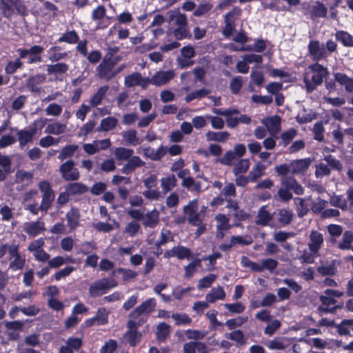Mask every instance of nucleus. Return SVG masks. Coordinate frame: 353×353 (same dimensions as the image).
Here are the masks:
<instances>
[{"label": "nucleus", "mask_w": 353, "mask_h": 353, "mask_svg": "<svg viewBox=\"0 0 353 353\" xmlns=\"http://www.w3.org/2000/svg\"><path fill=\"white\" fill-rule=\"evenodd\" d=\"M0 263L2 265L9 263V268L12 271L23 270L26 259L19 252V245L14 243H3L0 240Z\"/></svg>", "instance_id": "1"}, {"label": "nucleus", "mask_w": 353, "mask_h": 353, "mask_svg": "<svg viewBox=\"0 0 353 353\" xmlns=\"http://www.w3.org/2000/svg\"><path fill=\"white\" fill-rule=\"evenodd\" d=\"M308 70L312 73L310 77L307 72L303 77V83L307 93H312L316 88L321 85L323 79L329 74V71L326 67L315 63L308 66Z\"/></svg>", "instance_id": "2"}, {"label": "nucleus", "mask_w": 353, "mask_h": 353, "mask_svg": "<svg viewBox=\"0 0 353 353\" xmlns=\"http://www.w3.org/2000/svg\"><path fill=\"white\" fill-rule=\"evenodd\" d=\"M1 14L7 19L15 13L22 16L28 14V9L21 0H0Z\"/></svg>", "instance_id": "3"}, {"label": "nucleus", "mask_w": 353, "mask_h": 353, "mask_svg": "<svg viewBox=\"0 0 353 353\" xmlns=\"http://www.w3.org/2000/svg\"><path fill=\"white\" fill-rule=\"evenodd\" d=\"M157 302L155 299H148L130 312L129 314L130 320L137 321H143L144 324L147 321L150 314L154 311Z\"/></svg>", "instance_id": "4"}, {"label": "nucleus", "mask_w": 353, "mask_h": 353, "mask_svg": "<svg viewBox=\"0 0 353 353\" xmlns=\"http://www.w3.org/2000/svg\"><path fill=\"white\" fill-rule=\"evenodd\" d=\"M117 282L112 278H103L90 284L89 294L92 297L100 296L115 288Z\"/></svg>", "instance_id": "5"}, {"label": "nucleus", "mask_w": 353, "mask_h": 353, "mask_svg": "<svg viewBox=\"0 0 353 353\" xmlns=\"http://www.w3.org/2000/svg\"><path fill=\"white\" fill-rule=\"evenodd\" d=\"M43 50L42 46L34 45L30 48H18L16 51L21 59H26V63L35 64L42 61Z\"/></svg>", "instance_id": "6"}, {"label": "nucleus", "mask_w": 353, "mask_h": 353, "mask_svg": "<svg viewBox=\"0 0 353 353\" xmlns=\"http://www.w3.org/2000/svg\"><path fill=\"white\" fill-rule=\"evenodd\" d=\"M38 187L42 193V200L40 204L41 211L46 213L52 205L55 194L50 183L46 181L39 182Z\"/></svg>", "instance_id": "7"}, {"label": "nucleus", "mask_w": 353, "mask_h": 353, "mask_svg": "<svg viewBox=\"0 0 353 353\" xmlns=\"http://www.w3.org/2000/svg\"><path fill=\"white\" fill-rule=\"evenodd\" d=\"M205 208H203V212ZM183 212L188 216V222L192 225H199L203 223L202 212H198V203L196 200L190 201L183 208Z\"/></svg>", "instance_id": "8"}, {"label": "nucleus", "mask_w": 353, "mask_h": 353, "mask_svg": "<svg viewBox=\"0 0 353 353\" xmlns=\"http://www.w3.org/2000/svg\"><path fill=\"white\" fill-rule=\"evenodd\" d=\"M142 325H143V321H128L127 324L128 330L125 334V338L130 346L134 347L140 341L141 334L138 332V328Z\"/></svg>", "instance_id": "9"}, {"label": "nucleus", "mask_w": 353, "mask_h": 353, "mask_svg": "<svg viewBox=\"0 0 353 353\" xmlns=\"http://www.w3.org/2000/svg\"><path fill=\"white\" fill-rule=\"evenodd\" d=\"M114 65L111 59H104L96 68L98 77L106 81H110L115 77Z\"/></svg>", "instance_id": "10"}, {"label": "nucleus", "mask_w": 353, "mask_h": 353, "mask_svg": "<svg viewBox=\"0 0 353 353\" xmlns=\"http://www.w3.org/2000/svg\"><path fill=\"white\" fill-rule=\"evenodd\" d=\"M74 165L75 163L73 160H68L60 165L59 172L65 181H76L79 179V172Z\"/></svg>", "instance_id": "11"}, {"label": "nucleus", "mask_w": 353, "mask_h": 353, "mask_svg": "<svg viewBox=\"0 0 353 353\" xmlns=\"http://www.w3.org/2000/svg\"><path fill=\"white\" fill-rule=\"evenodd\" d=\"M307 49L312 59L316 61L325 59L328 55L324 44L316 40H311L308 43Z\"/></svg>", "instance_id": "12"}, {"label": "nucleus", "mask_w": 353, "mask_h": 353, "mask_svg": "<svg viewBox=\"0 0 353 353\" xmlns=\"http://www.w3.org/2000/svg\"><path fill=\"white\" fill-rule=\"evenodd\" d=\"M175 76L174 70H159L150 78V84L155 86H161L167 84Z\"/></svg>", "instance_id": "13"}, {"label": "nucleus", "mask_w": 353, "mask_h": 353, "mask_svg": "<svg viewBox=\"0 0 353 353\" xmlns=\"http://www.w3.org/2000/svg\"><path fill=\"white\" fill-rule=\"evenodd\" d=\"M192 255V251L190 248L183 245H177L173 247L170 250H168L164 252L163 256L165 259L176 257L179 260L189 259Z\"/></svg>", "instance_id": "14"}, {"label": "nucleus", "mask_w": 353, "mask_h": 353, "mask_svg": "<svg viewBox=\"0 0 353 353\" xmlns=\"http://www.w3.org/2000/svg\"><path fill=\"white\" fill-rule=\"evenodd\" d=\"M168 21L174 26H188V21L185 14L181 13L178 9L171 10L167 12Z\"/></svg>", "instance_id": "15"}, {"label": "nucleus", "mask_w": 353, "mask_h": 353, "mask_svg": "<svg viewBox=\"0 0 353 353\" xmlns=\"http://www.w3.org/2000/svg\"><path fill=\"white\" fill-rule=\"evenodd\" d=\"M281 117L278 115L267 117L262 120V123L272 136H275L281 131Z\"/></svg>", "instance_id": "16"}, {"label": "nucleus", "mask_w": 353, "mask_h": 353, "mask_svg": "<svg viewBox=\"0 0 353 353\" xmlns=\"http://www.w3.org/2000/svg\"><path fill=\"white\" fill-rule=\"evenodd\" d=\"M312 162L311 158L293 160L290 162L291 173L293 174H304Z\"/></svg>", "instance_id": "17"}, {"label": "nucleus", "mask_w": 353, "mask_h": 353, "mask_svg": "<svg viewBox=\"0 0 353 353\" xmlns=\"http://www.w3.org/2000/svg\"><path fill=\"white\" fill-rule=\"evenodd\" d=\"M239 9H234L233 10L228 12L224 16L225 26L223 29V34L225 37H230L235 30L234 21L233 17L239 15L240 13Z\"/></svg>", "instance_id": "18"}, {"label": "nucleus", "mask_w": 353, "mask_h": 353, "mask_svg": "<svg viewBox=\"0 0 353 353\" xmlns=\"http://www.w3.org/2000/svg\"><path fill=\"white\" fill-rule=\"evenodd\" d=\"M281 183L282 186L292 190L297 195H301L304 193L303 188L293 176H284L281 177Z\"/></svg>", "instance_id": "19"}, {"label": "nucleus", "mask_w": 353, "mask_h": 353, "mask_svg": "<svg viewBox=\"0 0 353 353\" xmlns=\"http://www.w3.org/2000/svg\"><path fill=\"white\" fill-rule=\"evenodd\" d=\"M160 213L157 209H153L143 214L142 224L145 228L153 229L159 223Z\"/></svg>", "instance_id": "20"}, {"label": "nucleus", "mask_w": 353, "mask_h": 353, "mask_svg": "<svg viewBox=\"0 0 353 353\" xmlns=\"http://www.w3.org/2000/svg\"><path fill=\"white\" fill-rule=\"evenodd\" d=\"M46 80V76L43 74H37L35 75L30 77L26 81V85L28 89L34 93H39L41 89L39 87V85L42 84Z\"/></svg>", "instance_id": "21"}, {"label": "nucleus", "mask_w": 353, "mask_h": 353, "mask_svg": "<svg viewBox=\"0 0 353 353\" xmlns=\"http://www.w3.org/2000/svg\"><path fill=\"white\" fill-rule=\"evenodd\" d=\"M45 230V223L41 221L28 222L24 224L23 231L30 236H35Z\"/></svg>", "instance_id": "22"}, {"label": "nucleus", "mask_w": 353, "mask_h": 353, "mask_svg": "<svg viewBox=\"0 0 353 353\" xmlns=\"http://www.w3.org/2000/svg\"><path fill=\"white\" fill-rule=\"evenodd\" d=\"M309 239V249L314 252L319 253L323 243V234L318 231L312 230L310 234Z\"/></svg>", "instance_id": "23"}, {"label": "nucleus", "mask_w": 353, "mask_h": 353, "mask_svg": "<svg viewBox=\"0 0 353 353\" xmlns=\"http://www.w3.org/2000/svg\"><path fill=\"white\" fill-rule=\"evenodd\" d=\"M37 129L36 126L30 127L29 130H20L17 131V137L21 147L25 146L28 143L32 142L34 136L36 134Z\"/></svg>", "instance_id": "24"}, {"label": "nucleus", "mask_w": 353, "mask_h": 353, "mask_svg": "<svg viewBox=\"0 0 353 353\" xmlns=\"http://www.w3.org/2000/svg\"><path fill=\"white\" fill-rule=\"evenodd\" d=\"M106 14V10L104 6H99L92 12L91 17L94 21H98L97 25V29H105L108 27V23H105L102 21Z\"/></svg>", "instance_id": "25"}, {"label": "nucleus", "mask_w": 353, "mask_h": 353, "mask_svg": "<svg viewBox=\"0 0 353 353\" xmlns=\"http://www.w3.org/2000/svg\"><path fill=\"white\" fill-rule=\"evenodd\" d=\"M171 327L168 324L161 322L157 325L155 330L156 339L159 343H164L170 336Z\"/></svg>", "instance_id": "26"}, {"label": "nucleus", "mask_w": 353, "mask_h": 353, "mask_svg": "<svg viewBox=\"0 0 353 353\" xmlns=\"http://www.w3.org/2000/svg\"><path fill=\"white\" fill-rule=\"evenodd\" d=\"M168 34L176 40H183L185 39H190L192 37L190 28L188 26H174L168 30Z\"/></svg>", "instance_id": "27"}, {"label": "nucleus", "mask_w": 353, "mask_h": 353, "mask_svg": "<svg viewBox=\"0 0 353 353\" xmlns=\"http://www.w3.org/2000/svg\"><path fill=\"white\" fill-rule=\"evenodd\" d=\"M273 214L267 210L266 205L259 208L255 223L258 225L265 226L272 221Z\"/></svg>", "instance_id": "28"}, {"label": "nucleus", "mask_w": 353, "mask_h": 353, "mask_svg": "<svg viewBox=\"0 0 353 353\" xmlns=\"http://www.w3.org/2000/svg\"><path fill=\"white\" fill-rule=\"evenodd\" d=\"M67 225L70 230H74L79 225L80 212L77 208H72L65 214Z\"/></svg>", "instance_id": "29"}, {"label": "nucleus", "mask_w": 353, "mask_h": 353, "mask_svg": "<svg viewBox=\"0 0 353 353\" xmlns=\"http://www.w3.org/2000/svg\"><path fill=\"white\" fill-rule=\"evenodd\" d=\"M226 208L230 209L232 215L237 221H244L248 217V214L243 210L239 208L238 203L234 201H230Z\"/></svg>", "instance_id": "30"}, {"label": "nucleus", "mask_w": 353, "mask_h": 353, "mask_svg": "<svg viewBox=\"0 0 353 353\" xmlns=\"http://www.w3.org/2000/svg\"><path fill=\"white\" fill-rule=\"evenodd\" d=\"M33 173L25 170H18L15 173L14 181L16 183H21L28 185L32 183Z\"/></svg>", "instance_id": "31"}, {"label": "nucleus", "mask_w": 353, "mask_h": 353, "mask_svg": "<svg viewBox=\"0 0 353 353\" xmlns=\"http://www.w3.org/2000/svg\"><path fill=\"white\" fill-rule=\"evenodd\" d=\"M335 81L345 87L346 92L353 93V79L346 74L337 72L334 74Z\"/></svg>", "instance_id": "32"}, {"label": "nucleus", "mask_w": 353, "mask_h": 353, "mask_svg": "<svg viewBox=\"0 0 353 353\" xmlns=\"http://www.w3.org/2000/svg\"><path fill=\"white\" fill-rule=\"evenodd\" d=\"M48 59L51 62H58L65 59L68 54L66 52H61L60 46H52L48 50Z\"/></svg>", "instance_id": "33"}, {"label": "nucleus", "mask_w": 353, "mask_h": 353, "mask_svg": "<svg viewBox=\"0 0 353 353\" xmlns=\"http://www.w3.org/2000/svg\"><path fill=\"white\" fill-rule=\"evenodd\" d=\"M66 123L54 121L46 126L45 132L49 134L59 135L64 134L66 132Z\"/></svg>", "instance_id": "34"}, {"label": "nucleus", "mask_w": 353, "mask_h": 353, "mask_svg": "<svg viewBox=\"0 0 353 353\" xmlns=\"http://www.w3.org/2000/svg\"><path fill=\"white\" fill-rule=\"evenodd\" d=\"M230 134L228 132H214L208 131L205 134V137L208 141H216L224 143L227 141Z\"/></svg>", "instance_id": "35"}, {"label": "nucleus", "mask_w": 353, "mask_h": 353, "mask_svg": "<svg viewBox=\"0 0 353 353\" xmlns=\"http://www.w3.org/2000/svg\"><path fill=\"white\" fill-rule=\"evenodd\" d=\"M65 189L70 195L82 194L88 191V188L82 183H68Z\"/></svg>", "instance_id": "36"}, {"label": "nucleus", "mask_w": 353, "mask_h": 353, "mask_svg": "<svg viewBox=\"0 0 353 353\" xmlns=\"http://www.w3.org/2000/svg\"><path fill=\"white\" fill-rule=\"evenodd\" d=\"M108 90V85L100 87L97 92L91 97L90 100V106L96 107L101 104Z\"/></svg>", "instance_id": "37"}, {"label": "nucleus", "mask_w": 353, "mask_h": 353, "mask_svg": "<svg viewBox=\"0 0 353 353\" xmlns=\"http://www.w3.org/2000/svg\"><path fill=\"white\" fill-rule=\"evenodd\" d=\"M69 70V65L65 63H57L48 65L46 71L49 74H63Z\"/></svg>", "instance_id": "38"}, {"label": "nucleus", "mask_w": 353, "mask_h": 353, "mask_svg": "<svg viewBox=\"0 0 353 353\" xmlns=\"http://www.w3.org/2000/svg\"><path fill=\"white\" fill-rule=\"evenodd\" d=\"M336 39L345 47H353V36L344 30H339L335 33Z\"/></svg>", "instance_id": "39"}, {"label": "nucleus", "mask_w": 353, "mask_h": 353, "mask_svg": "<svg viewBox=\"0 0 353 353\" xmlns=\"http://www.w3.org/2000/svg\"><path fill=\"white\" fill-rule=\"evenodd\" d=\"M133 154L132 149L123 147L116 148L114 151V154L119 161H128L133 156Z\"/></svg>", "instance_id": "40"}, {"label": "nucleus", "mask_w": 353, "mask_h": 353, "mask_svg": "<svg viewBox=\"0 0 353 353\" xmlns=\"http://www.w3.org/2000/svg\"><path fill=\"white\" fill-rule=\"evenodd\" d=\"M79 40V35L75 30L68 31L63 33L57 40L59 43H67L69 44L77 43Z\"/></svg>", "instance_id": "41"}, {"label": "nucleus", "mask_w": 353, "mask_h": 353, "mask_svg": "<svg viewBox=\"0 0 353 353\" xmlns=\"http://www.w3.org/2000/svg\"><path fill=\"white\" fill-rule=\"evenodd\" d=\"M176 185V179L174 175L171 174L161 179V186L163 193L172 190Z\"/></svg>", "instance_id": "42"}, {"label": "nucleus", "mask_w": 353, "mask_h": 353, "mask_svg": "<svg viewBox=\"0 0 353 353\" xmlns=\"http://www.w3.org/2000/svg\"><path fill=\"white\" fill-rule=\"evenodd\" d=\"M117 121V119L113 117L103 119L101 121L100 127L97 128V131H110L116 127Z\"/></svg>", "instance_id": "43"}, {"label": "nucleus", "mask_w": 353, "mask_h": 353, "mask_svg": "<svg viewBox=\"0 0 353 353\" xmlns=\"http://www.w3.org/2000/svg\"><path fill=\"white\" fill-rule=\"evenodd\" d=\"M202 260L200 259H195L184 268L185 278L192 277L196 272L197 269L201 266Z\"/></svg>", "instance_id": "44"}, {"label": "nucleus", "mask_w": 353, "mask_h": 353, "mask_svg": "<svg viewBox=\"0 0 353 353\" xmlns=\"http://www.w3.org/2000/svg\"><path fill=\"white\" fill-rule=\"evenodd\" d=\"M215 221H216V230H228L231 228L230 219L225 214H218L215 216Z\"/></svg>", "instance_id": "45"}, {"label": "nucleus", "mask_w": 353, "mask_h": 353, "mask_svg": "<svg viewBox=\"0 0 353 353\" xmlns=\"http://www.w3.org/2000/svg\"><path fill=\"white\" fill-rule=\"evenodd\" d=\"M298 131L294 128H290L281 134V144L283 146L289 145L292 141L297 136Z\"/></svg>", "instance_id": "46"}, {"label": "nucleus", "mask_w": 353, "mask_h": 353, "mask_svg": "<svg viewBox=\"0 0 353 353\" xmlns=\"http://www.w3.org/2000/svg\"><path fill=\"white\" fill-rule=\"evenodd\" d=\"M78 148L79 146L75 144L65 145L60 152L58 159L62 161L67 158L72 157Z\"/></svg>", "instance_id": "47"}, {"label": "nucleus", "mask_w": 353, "mask_h": 353, "mask_svg": "<svg viewBox=\"0 0 353 353\" xmlns=\"http://www.w3.org/2000/svg\"><path fill=\"white\" fill-rule=\"evenodd\" d=\"M293 218V213L291 210L283 208L279 210L278 212V221L283 225L289 224Z\"/></svg>", "instance_id": "48"}, {"label": "nucleus", "mask_w": 353, "mask_h": 353, "mask_svg": "<svg viewBox=\"0 0 353 353\" xmlns=\"http://www.w3.org/2000/svg\"><path fill=\"white\" fill-rule=\"evenodd\" d=\"M122 136L129 145H136L141 143V141L137 137V132L135 130L123 132Z\"/></svg>", "instance_id": "49"}, {"label": "nucleus", "mask_w": 353, "mask_h": 353, "mask_svg": "<svg viewBox=\"0 0 353 353\" xmlns=\"http://www.w3.org/2000/svg\"><path fill=\"white\" fill-rule=\"evenodd\" d=\"M353 242V233L351 231H345L343 234L342 241L339 243L338 247L343 250H350Z\"/></svg>", "instance_id": "50"}, {"label": "nucleus", "mask_w": 353, "mask_h": 353, "mask_svg": "<svg viewBox=\"0 0 353 353\" xmlns=\"http://www.w3.org/2000/svg\"><path fill=\"white\" fill-rule=\"evenodd\" d=\"M250 161L248 159H241L237 163L234 165L233 168V173L235 176L245 173L248 171L250 167Z\"/></svg>", "instance_id": "51"}, {"label": "nucleus", "mask_w": 353, "mask_h": 353, "mask_svg": "<svg viewBox=\"0 0 353 353\" xmlns=\"http://www.w3.org/2000/svg\"><path fill=\"white\" fill-rule=\"evenodd\" d=\"M319 256L318 252H314L313 251L307 250H304L301 256L299 257V259L301 261V263H313L315 259Z\"/></svg>", "instance_id": "52"}, {"label": "nucleus", "mask_w": 353, "mask_h": 353, "mask_svg": "<svg viewBox=\"0 0 353 353\" xmlns=\"http://www.w3.org/2000/svg\"><path fill=\"white\" fill-rule=\"evenodd\" d=\"M221 195L224 196L228 204L229 201H232V198L236 196V188L234 185L232 183L226 184L222 189Z\"/></svg>", "instance_id": "53"}, {"label": "nucleus", "mask_w": 353, "mask_h": 353, "mask_svg": "<svg viewBox=\"0 0 353 353\" xmlns=\"http://www.w3.org/2000/svg\"><path fill=\"white\" fill-rule=\"evenodd\" d=\"M21 58L19 56V58L14 61H9L5 67V72L8 74H14L18 69L23 67V62L21 61Z\"/></svg>", "instance_id": "54"}, {"label": "nucleus", "mask_w": 353, "mask_h": 353, "mask_svg": "<svg viewBox=\"0 0 353 353\" xmlns=\"http://www.w3.org/2000/svg\"><path fill=\"white\" fill-rule=\"evenodd\" d=\"M327 9L321 2L317 1L312 8V16L313 17H325Z\"/></svg>", "instance_id": "55"}, {"label": "nucleus", "mask_w": 353, "mask_h": 353, "mask_svg": "<svg viewBox=\"0 0 353 353\" xmlns=\"http://www.w3.org/2000/svg\"><path fill=\"white\" fill-rule=\"evenodd\" d=\"M211 92V91L206 88H201L197 90H195L190 94H188L185 97V101L187 103H189L194 99H201L208 94H209Z\"/></svg>", "instance_id": "56"}, {"label": "nucleus", "mask_w": 353, "mask_h": 353, "mask_svg": "<svg viewBox=\"0 0 353 353\" xmlns=\"http://www.w3.org/2000/svg\"><path fill=\"white\" fill-rule=\"evenodd\" d=\"M172 318L176 325H188L192 323L191 318L185 313H174L172 314Z\"/></svg>", "instance_id": "57"}, {"label": "nucleus", "mask_w": 353, "mask_h": 353, "mask_svg": "<svg viewBox=\"0 0 353 353\" xmlns=\"http://www.w3.org/2000/svg\"><path fill=\"white\" fill-rule=\"evenodd\" d=\"M265 167L262 165L257 163L250 170L248 174V180L251 182L255 181L257 179L263 174Z\"/></svg>", "instance_id": "58"}, {"label": "nucleus", "mask_w": 353, "mask_h": 353, "mask_svg": "<svg viewBox=\"0 0 353 353\" xmlns=\"http://www.w3.org/2000/svg\"><path fill=\"white\" fill-rule=\"evenodd\" d=\"M108 312L105 307H100L94 316L96 319L97 325H103L108 323Z\"/></svg>", "instance_id": "59"}, {"label": "nucleus", "mask_w": 353, "mask_h": 353, "mask_svg": "<svg viewBox=\"0 0 353 353\" xmlns=\"http://www.w3.org/2000/svg\"><path fill=\"white\" fill-rule=\"evenodd\" d=\"M323 160L326 161L330 170L333 169L341 171L343 169V165L341 161L330 154L325 156Z\"/></svg>", "instance_id": "60"}, {"label": "nucleus", "mask_w": 353, "mask_h": 353, "mask_svg": "<svg viewBox=\"0 0 353 353\" xmlns=\"http://www.w3.org/2000/svg\"><path fill=\"white\" fill-rule=\"evenodd\" d=\"M173 240V236L170 230H162L160 234L159 239L157 241L155 245L157 248H160Z\"/></svg>", "instance_id": "61"}, {"label": "nucleus", "mask_w": 353, "mask_h": 353, "mask_svg": "<svg viewBox=\"0 0 353 353\" xmlns=\"http://www.w3.org/2000/svg\"><path fill=\"white\" fill-rule=\"evenodd\" d=\"M224 307L230 312L231 314H241L245 309V306L240 302H236L234 303H225L224 304Z\"/></svg>", "instance_id": "62"}, {"label": "nucleus", "mask_w": 353, "mask_h": 353, "mask_svg": "<svg viewBox=\"0 0 353 353\" xmlns=\"http://www.w3.org/2000/svg\"><path fill=\"white\" fill-rule=\"evenodd\" d=\"M141 74L139 72H134L125 77V85L128 88L138 85L140 83Z\"/></svg>", "instance_id": "63"}, {"label": "nucleus", "mask_w": 353, "mask_h": 353, "mask_svg": "<svg viewBox=\"0 0 353 353\" xmlns=\"http://www.w3.org/2000/svg\"><path fill=\"white\" fill-rule=\"evenodd\" d=\"M318 272L323 275H334L336 272V267L334 263H327L317 268Z\"/></svg>", "instance_id": "64"}]
</instances>
